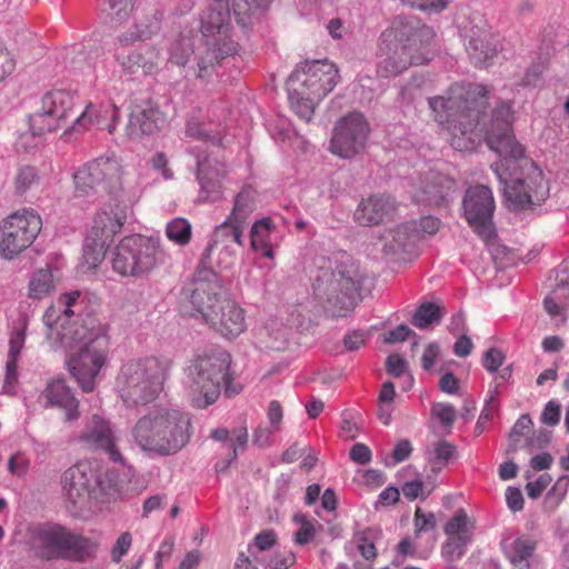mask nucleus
<instances>
[{
    "instance_id": "obj_1",
    "label": "nucleus",
    "mask_w": 569,
    "mask_h": 569,
    "mask_svg": "<svg viewBox=\"0 0 569 569\" xmlns=\"http://www.w3.org/2000/svg\"><path fill=\"white\" fill-rule=\"evenodd\" d=\"M87 299L78 290L61 293L44 311L47 340L54 350H69L68 369L84 392H91L107 362L108 326L86 313Z\"/></svg>"
},
{
    "instance_id": "obj_2",
    "label": "nucleus",
    "mask_w": 569,
    "mask_h": 569,
    "mask_svg": "<svg viewBox=\"0 0 569 569\" xmlns=\"http://www.w3.org/2000/svg\"><path fill=\"white\" fill-rule=\"evenodd\" d=\"M487 138L490 150L500 157L490 168L499 181L506 206L515 211L541 206L549 197V184L542 170L525 157L522 146L516 140L509 104L495 111Z\"/></svg>"
},
{
    "instance_id": "obj_3",
    "label": "nucleus",
    "mask_w": 569,
    "mask_h": 569,
    "mask_svg": "<svg viewBox=\"0 0 569 569\" xmlns=\"http://www.w3.org/2000/svg\"><path fill=\"white\" fill-rule=\"evenodd\" d=\"M273 0H212L200 18L204 39L203 49L196 51V67L188 73L196 78L209 77L214 66L240 50L239 41L258 11L266 10Z\"/></svg>"
},
{
    "instance_id": "obj_4",
    "label": "nucleus",
    "mask_w": 569,
    "mask_h": 569,
    "mask_svg": "<svg viewBox=\"0 0 569 569\" xmlns=\"http://www.w3.org/2000/svg\"><path fill=\"white\" fill-rule=\"evenodd\" d=\"M488 88L481 83H455L442 96H436L428 99V104L433 120L451 134V146L457 150L469 149L475 143L471 138L476 130L488 137L492 128L495 111L502 104L512 103L500 102L492 110L489 127L483 131L479 128L481 109L486 106ZM513 122V110H511V123ZM487 144L488 138H486Z\"/></svg>"
},
{
    "instance_id": "obj_5",
    "label": "nucleus",
    "mask_w": 569,
    "mask_h": 569,
    "mask_svg": "<svg viewBox=\"0 0 569 569\" xmlns=\"http://www.w3.org/2000/svg\"><path fill=\"white\" fill-rule=\"evenodd\" d=\"M436 33L413 18H396L382 31L377 52V74L393 78L410 66L428 63L435 56Z\"/></svg>"
},
{
    "instance_id": "obj_6",
    "label": "nucleus",
    "mask_w": 569,
    "mask_h": 569,
    "mask_svg": "<svg viewBox=\"0 0 569 569\" xmlns=\"http://www.w3.org/2000/svg\"><path fill=\"white\" fill-rule=\"evenodd\" d=\"M188 413L158 406L140 417L130 430L132 443L148 456H172L190 440Z\"/></svg>"
},
{
    "instance_id": "obj_7",
    "label": "nucleus",
    "mask_w": 569,
    "mask_h": 569,
    "mask_svg": "<svg viewBox=\"0 0 569 569\" xmlns=\"http://www.w3.org/2000/svg\"><path fill=\"white\" fill-rule=\"evenodd\" d=\"M358 263L347 252L323 260L312 283L316 302L333 317L353 310L361 286Z\"/></svg>"
},
{
    "instance_id": "obj_8",
    "label": "nucleus",
    "mask_w": 569,
    "mask_h": 569,
    "mask_svg": "<svg viewBox=\"0 0 569 569\" xmlns=\"http://www.w3.org/2000/svg\"><path fill=\"white\" fill-rule=\"evenodd\" d=\"M231 357L226 351L199 355L184 370L183 387L188 401L199 409L213 405L224 387V395L233 397L242 387L230 373Z\"/></svg>"
},
{
    "instance_id": "obj_9",
    "label": "nucleus",
    "mask_w": 569,
    "mask_h": 569,
    "mask_svg": "<svg viewBox=\"0 0 569 569\" xmlns=\"http://www.w3.org/2000/svg\"><path fill=\"white\" fill-rule=\"evenodd\" d=\"M338 69L328 59L306 61L298 66L287 82L288 98L296 114L310 121L315 107L338 83Z\"/></svg>"
},
{
    "instance_id": "obj_10",
    "label": "nucleus",
    "mask_w": 569,
    "mask_h": 569,
    "mask_svg": "<svg viewBox=\"0 0 569 569\" xmlns=\"http://www.w3.org/2000/svg\"><path fill=\"white\" fill-rule=\"evenodd\" d=\"M168 370V363L156 357L129 360L118 371L114 390L127 408L146 406L162 392Z\"/></svg>"
},
{
    "instance_id": "obj_11",
    "label": "nucleus",
    "mask_w": 569,
    "mask_h": 569,
    "mask_svg": "<svg viewBox=\"0 0 569 569\" xmlns=\"http://www.w3.org/2000/svg\"><path fill=\"white\" fill-rule=\"evenodd\" d=\"M30 545L37 556L46 560L87 561L98 549L96 540L53 523L32 527Z\"/></svg>"
},
{
    "instance_id": "obj_12",
    "label": "nucleus",
    "mask_w": 569,
    "mask_h": 569,
    "mask_svg": "<svg viewBox=\"0 0 569 569\" xmlns=\"http://www.w3.org/2000/svg\"><path fill=\"white\" fill-rule=\"evenodd\" d=\"M166 262L160 239L142 234L122 238L111 252L110 263L122 277L141 278Z\"/></svg>"
},
{
    "instance_id": "obj_13",
    "label": "nucleus",
    "mask_w": 569,
    "mask_h": 569,
    "mask_svg": "<svg viewBox=\"0 0 569 569\" xmlns=\"http://www.w3.org/2000/svg\"><path fill=\"white\" fill-rule=\"evenodd\" d=\"M78 102L76 92L67 89H53L42 94L28 118L31 134L41 137L62 128Z\"/></svg>"
},
{
    "instance_id": "obj_14",
    "label": "nucleus",
    "mask_w": 569,
    "mask_h": 569,
    "mask_svg": "<svg viewBox=\"0 0 569 569\" xmlns=\"http://www.w3.org/2000/svg\"><path fill=\"white\" fill-rule=\"evenodd\" d=\"M224 298L219 276L211 268L199 269L193 280L181 293V308L191 317H201L203 321Z\"/></svg>"
},
{
    "instance_id": "obj_15",
    "label": "nucleus",
    "mask_w": 569,
    "mask_h": 569,
    "mask_svg": "<svg viewBox=\"0 0 569 569\" xmlns=\"http://www.w3.org/2000/svg\"><path fill=\"white\" fill-rule=\"evenodd\" d=\"M41 228L42 220L33 209L23 208L8 216L0 223V256L13 259L34 241Z\"/></svg>"
},
{
    "instance_id": "obj_16",
    "label": "nucleus",
    "mask_w": 569,
    "mask_h": 569,
    "mask_svg": "<svg viewBox=\"0 0 569 569\" xmlns=\"http://www.w3.org/2000/svg\"><path fill=\"white\" fill-rule=\"evenodd\" d=\"M370 134L366 117L358 111L342 116L333 127L330 151L340 158L351 159L365 151Z\"/></svg>"
},
{
    "instance_id": "obj_17",
    "label": "nucleus",
    "mask_w": 569,
    "mask_h": 569,
    "mask_svg": "<svg viewBox=\"0 0 569 569\" xmlns=\"http://www.w3.org/2000/svg\"><path fill=\"white\" fill-rule=\"evenodd\" d=\"M122 173V166L118 157L113 152L107 153L86 163L74 173L76 191L80 196H84L99 186L107 190L117 188Z\"/></svg>"
},
{
    "instance_id": "obj_18",
    "label": "nucleus",
    "mask_w": 569,
    "mask_h": 569,
    "mask_svg": "<svg viewBox=\"0 0 569 569\" xmlns=\"http://www.w3.org/2000/svg\"><path fill=\"white\" fill-rule=\"evenodd\" d=\"M465 218L483 240H491L496 233L492 216L496 202L491 189L479 184L467 189L462 202Z\"/></svg>"
},
{
    "instance_id": "obj_19",
    "label": "nucleus",
    "mask_w": 569,
    "mask_h": 569,
    "mask_svg": "<svg viewBox=\"0 0 569 569\" xmlns=\"http://www.w3.org/2000/svg\"><path fill=\"white\" fill-rule=\"evenodd\" d=\"M77 440L87 449L103 451L116 463H124V459L118 449L116 426L109 418L100 413H93L84 420Z\"/></svg>"
},
{
    "instance_id": "obj_20",
    "label": "nucleus",
    "mask_w": 569,
    "mask_h": 569,
    "mask_svg": "<svg viewBox=\"0 0 569 569\" xmlns=\"http://www.w3.org/2000/svg\"><path fill=\"white\" fill-rule=\"evenodd\" d=\"M197 162L196 177L200 186L198 200L200 202H217L223 198L222 180L226 177V167L216 158L200 150L199 146L191 148Z\"/></svg>"
},
{
    "instance_id": "obj_21",
    "label": "nucleus",
    "mask_w": 569,
    "mask_h": 569,
    "mask_svg": "<svg viewBox=\"0 0 569 569\" xmlns=\"http://www.w3.org/2000/svg\"><path fill=\"white\" fill-rule=\"evenodd\" d=\"M60 482L64 500L78 509L89 500L96 480L87 463H78L62 473Z\"/></svg>"
},
{
    "instance_id": "obj_22",
    "label": "nucleus",
    "mask_w": 569,
    "mask_h": 569,
    "mask_svg": "<svg viewBox=\"0 0 569 569\" xmlns=\"http://www.w3.org/2000/svg\"><path fill=\"white\" fill-rule=\"evenodd\" d=\"M412 199L425 206H439L452 197L456 181L446 174L429 171L412 186Z\"/></svg>"
},
{
    "instance_id": "obj_23",
    "label": "nucleus",
    "mask_w": 569,
    "mask_h": 569,
    "mask_svg": "<svg viewBox=\"0 0 569 569\" xmlns=\"http://www.w3.org/2000/svg\"><path fill=\"white\" fill-rule=\"evenodd\" d=\"M204 321L221 336L233 339L246 330L243 309L234 301L223 298Z\"/></svg>"
},
{
    "instance_id": "obj_24",
    "label": "nucleus",
    "mask_w": 569,
    "mask_h": 569,
    "mask_svg": "<svg viewBox=\"0 0 569 569\" xmlns=\"http://www.w3.org/2000/svg\"><path fill=\"white\" fill-rule=\"evenodd\" d=\"M472 530L473 526L463 509L458 510L447 522L445 533L448 540L441 551L448 561L458 560L465 555L467 546L471 542Z\"/></svg>"
},
{
    "instance_id": "obj_25",
    "label": "nucleus",
    "mask_w": 569,
    "mask_h": 569,
    "mask_svg": "<svg viewBox=\"0 0 569 569\" xmlns=\"http://www.w3.org/2000/svg\"><path fill=\"white\" fill-rule=\"evenodd\" d=\"M396 201L388 194H372L362 199L355 210V220L362 226H375L393 217Z\"/></svg>"
},
{
    "instance_id": "obj_26",
    "label": "nucleus",
    "mask_w": 569,
    "mask_h": 569,
    "mask_svg": "<svg viewBox=\"0 0 569 569\" xmlns=\"http://www.w3.org/2000/svg\"><path fill=\"white\" fill-rule=\"evenodd\" d=\"M163 121L161 111L151 101H142L131 108L126 127L127 136L136 139L142 134H151L162 126Z\"/></svg>"
},
{
    "instance_id": "obj_27",
    "label": "nucleus",
    "mask_w": 569,
    "mask_h": 569,
    "mask_svg": "<svg viewBox=\"0 0 569 569\" xmlns=\"http://www.w3.org/2000/svg\"><path fill=\"white\" fill-rule=\"evenodd\" d=\"M43 407H58L66 411V420L73 421L79 418V401L71 389L61 378L51 379L39 396Z\"/></svg>"
},
{
    "instance_id": "obj_28",
    "label": "nucleus",
    "mask_w": 569,
    "mask_h": 569,
    "mask_svg": "<svg viewBox=\"0 0 569 569\" xmlns=\"http://www.w3.org/2000/svg\"><path fill=\"white\" fill-rule=\"evenodd\" d=\"M131 214V209L127 206H116L114 209L102 210L97 213L89 236L99 241L110 244L114 236L120 232L123 224Z\"/></svg>"
},
{
    "instance_id": "obj_29",
    "label": "nucleus",
    "mask_w": 569,
    "mask_h": 569,
    "mask_svg": "<svg viewBox=\"0 0 569 569\" xmlns=\"http://www.w3.org/2000/svg\"><path fill=\"white\" fill-rule=\"evenodd\" d=\"M499 50V40L493 36L490 29L483 26H476L469 36L467 52L477 67H486L487 63L497 54Z\"/></svg>"
},
{
    "instance_id": "obj_30",
    "label": "nucleus",
    "mask_w": 569,
    "mask_h": 569,
    "mask_svg": "<svg viewBox=\"0 0 569 569\" xmlns=\"http://www.w3.org/2000/svg\"><path fill=\"white\" fill-rule=\"evenodd\" d=\"M114 57L122 69L130 74H152L157 71L160 61L159 51L149 46H140L127 54L117 50Z\"/></svg>"
},
{
    "instance_id": "obj_31",
    "label": "nucleus",
    "mask_w": 569,
    "mask_h": 569,
    "mask_svg": "<svg viewBox=\"0 0 569 569\" xmlns=\"http://www.w3.org/2000/svg\"><path fill=\"white\" fill-rule=\"evenodd\" d=\"M277 536L273 530H263L248 545V555H240L234 569H259L274 553Z\"/></svg>"
},
{
    "instance_id": "obj_32",
    "label": "nucleus",
    "mask_w": 569,
    "mask_h": 569,
    "mask_svg": "<svg viewBox=\"0 0 569 569\" xmlns=\"http://www.w3.org/2000/svg\"><path fill=\"white\" fill-rule=\"evenodd\" d=\"M27 323L21 322L16 326L10 335L9 351L6 362V375L3 383V392L13 395L18 383V360L26 343Z\"/></svg>"
},
{
    "instance_id": "obj_33",
    "label": "nucleus",
    "mask_w": 569,
    "mask_h": 569,
    "mask_svg": "<svg viewBox=\"0 0 569 569\" xmlns=\"http://www.w3.org/2000/svg\"><path fill=\"white\" fill-rule=\"evenodd\" d=\"M246 228L247 227L242 224L229 222V219L226 218L223 222L214 228L211 239L202 254V262L209 264L212 263L211 256L214 253V249L218 243L243 246V234Z\"/></svg>"
},
{
    "instance_id": "obj_34",
    "label": "nucleus",
    "mask_w": 569,
    "mask_h": 569,
    "mask_svg": "<svg viewBox=\"0 0 569 569\" xmlns=\"http://www.w3.org/2000/svg\"><path fill=\"white\" fill-rule=\"evenodd\" d=\"M502 549L512 569H530V559L537 549V543L531 537L520 536L511 541L505 540Z\"/></svg>"
},
{
    "instance_id": "obj_35",
    "label": "nucleus",
    "mask_w": 569,
    "mask_h": 569,
    "mask_svg": "<svg viewBox=\"0 0 569 569\" xmlns=\"http://www.w3.org/2000/svg\"><path fill=\"white\" fill-rule=\"evenodd\" d=\"M415 223L405 222L398 224L393 229L388 230L382 236L383 250L386 253H397L407 251L417 241V232H415Z\"/></svg>"
},
{
    "instance_id": "obj_36",
    "label": "nucleus",
    "mask_w": 569,
    "mask_h": 569,
    "mask_svg": "<svg viewBox=\"0 0 569 569\" xmlns=\"http://www.w3.org/2000/svg\"><path fill=\"white\" fill-rule=\"evenodd\" d=\"M257 191L251 186H244L237 193L230 214L229 222H236L247 227L248 219L256 209Z\"/></svg>"
},
{
    "instance_id": "obj_37",
    "label": "nucleus",
    "mask_w": 569,
    "mask_h": 569,
    "mask_svg": "<svg viewBox=\"0 0 569 569\" xmlns=\"http://www.w3.org/2000/svg\"><path fill=\"white\" fill-rule=\"evenodd\" d=\"M273 224L270 218L256 221L250 230V244L254 251H261L262 256L273 259L274 251L271 242Z\"/></svg>"
},
{
    "instance_id": "obj_38",
    "label": "nucleus",
    "mask_w": 569,
    "mask_h": 569,
    "mask_svg": "<svg viewBox=\"0 0 569 569\" xmlns=\"http://www.w3.org/2000/svg\"><path fill=\"white\" fill-rule=\"evenodd\" d=\"M56 290V279L49 267L33 271L28 283V297L33 300H42Z\"/></svg>"
},
{
    "instance_id": "obj_39",
    "label": "nucleus",
    "mask_w": 569,
    "mask_h": 569,
    "mask_svg": "<svg viewBox=\"0 0 569 569\" xmlns=\"http://www.w3.org/2000/svg\"><path fill=\"white\" fill-rule=\"evenodd\" d=\"M425 455L432 470L439 471L455 457L456 446L446 440H438L427 447Z\"/></svg>"
},
{
    "instance_id": "obj_40",
    "label": "nucleus",
    "mask_w": 569,
    "mask_h": 569,
    "mask_svg": "<svg viewBox=\"0 0 569 569\" xmlns=\"http://www.w3.org/2000/svg\"><path fill=\"white\" fill-rule=\"evenodd\" d=\"M160 24L161 18L158 14H154L153 17L148 18L146 21L136 23L134 30H129L124 33H121L118 37V42L121 46H127L138 40L151 38L160 30Z\"/></svg>"
},
{
    "instance_id": "obj_41",
    "label": "nucleus",
    "mask_w": 569,
    "mask_h": 569,
    "mask_svg": "<svg viewBox=\"0 0 569 569\" xmlns=\"http://www.w3.org/2000/svg\"><path fill=\"white\" fill-rule=\"evenodd\" d=\"M164 233L173 244L184 247L191 241L192 226L186 218L176 217L168 221Z\"/></svg>"
},
{
    "instance_id": "obj_42",
    "label": "nucleus",
    "mask_w": 569,
    "mask_h": 569,
    "mask_svg": "<svg viewBox=\"0 0 569 569\" xmlns=\"http://www.w3.org/2000/svg\"><path fill=\"white\" fill-rule=\"evenodd\" d=\"M109 244L99 241L97 238L87 236L83 244V262L88 269L97 268L104 259L106 249Z\"/></svg>"
},
{
    "instance_id": "obj_43",
    "label": "nucleus",
    "mask_w": 569,
    "mask_h": 569,
    "mask_svg": "<svg viewBox=\"0 0 569 569\" xmlns=\"http://www.w3.org/2000/svg\"><path fill=\"white\" fill-rule=\"evenodd\" d=\"M40 177L34 167L24 166L19 168L14 176V193L19 197L24 196L39 184Z\"/></svg>"
},
{
    "instance_id": "obj_44",
    "label": "nucleus",
    "mask_w": 569,
    "mask_h": 569,
    "mask_svg": "<svg viewBox=\"0 0 569 569\" xmlns=\"http://www.w3.org/2000/svg\"><path fill=\"white\" fill-rule=\"evenodd\" d=\"M194 52L190 37H180L172 41L169 48V61L179 67H186L190 54Z\"/></svg>"
},
{
    "instance_id": "obj_45",
    "label": "nucleus",
    "mask_w": 569,
    "mask_h": 569,
    "mask_svg": "<svg viewBox=\"0 0 569 569\" xmlns=\"http://www.w3.org/2000/svg\"><path fill=\"white\" fill-rule=\"evenodd\" d=\"M441 317L442 312L439 306L432 302H425L413 313L412 323L419 329H425L439 322Z\"/></svg>"
},
{
    "instance_id": "obj_46",
    "label": "nucleus",
    "mask_w": 569,
    "mask_h": 569,
    "mask_svg": "<svg viewBox=\"0 0 569 569\" xmlns=\"http://www.w3.org/2000/svg\"><path fill=\"white\" fill-rule=\"evenodd\" d=\"M567 306H569V288H559L543 299L545 310L551 317L559 316Z\"/></svg>"
},
{
    "instance_id": "obj_47",
    "label": "nucleus",
    "mask_w": 569,
    "mask_h": 569,
    "mask_svg": "<svg viewBox=\"0 0 569 569\" xmlns=\"http://www.w3.org/2000/svg\"><path fill=\"white\" fill-rule=\"evenodd\" d=\"M108 1V16L113 23H121L127 20L132 11L136 0H107Z\"/></svg>"
},
{
    "instance_id": "obj_48",
    "label": "nucleus",
    "mask_w": 569,
    "mask_h": 569,
    "mask_svg": "<svg viewBox=\"0 0 569 569\" xmlns=\"http://www.w3.org/2000/svg\"><path fill=\"white\" fill-rule=\"evenodd\" d=\"M248 429L246 426H240L231 431L229 439V447L232 450V455L224 465V469L234 461L240 452H243L248 445Z\"/></svg>"
},
{
    "instance_id": "obj_49",
    "label": "nucleus",
    "mask_w": 569,
    "mask_h": 569,
    "mask_svg": "<svg viewBox=\"0 0 569 569\" xmlns=\"http://www.w3.org/2000/svg\"><path fill=\"white\" fill-rule=\"evenodd\" d=\"M415 223V232H417V239L420 240L425 236L436 234L441 227V221L432 216L421 217L419 220L410 221Z\"/></svg>"
},
{
    "instance_id": "obj_50",
    "label": "nucleus",
    "mask_w": 569,
    "mask_h": 569,
    "mask_svg": "<svg viewBox=\"0 0 569 569\" xmlns=\"http://www.w3.org/2000/svg\"><path fill=\"white\" fill-rule=\"evenodd\" d=\"M99 112L97 107L89 103L86 109L76 118L71 129L73 131H82L90 128L94 122H99Z\"/></svg>"
},
{
    "instance_id": "obj_51",
    "label": "nucleus",
    "mask_w": 569,
    "mask_h": 569,
    "mask_svg": "<svg viewBox=\"0 0 569 569\" xmlns=\"http://www.w3.org/2000/svg\"><path fill=\"white\" fill-rule=\"evenodd\" d=\"M431 413L445 427H451L457 418L456 408L447 402H436L431 408Z\"/></svg>"
},
{
    "instance_id": "obj_52",
    "label": "nucleus",
    "mask_w": 569,
    "mask_h": 569,
    "mask_svg": "<svg viewBox=\"0 0 569 569\" xmlns=\"http://www.w3.org/2000/svg\"><path fill=\"white\" fill-rule=\"evenodd\" d=\"M296 557L291 551L276 552L269 556L267 562L261 566L263 569H288L295 563Z\"/></svg>"
},
{
    "instance_id": "obj_53",
    "label": "nucleus",
    "mask_w": 569,
    "mask_h": 569,
    "mask_svg": "<svg viewBox=\"0 0 569 569\" xmlns=\"http://www.w3.org/2000/svg\"><path fill=\"white\" fill-rule=\"evenodd\" d=\"M30 460L23 452H16L8 460V471L13 477L22 478L27 475Z\"/></svg>"
},
{
    "instance_id": "obj_54",
    "label": "nucleus",
    "mask_w": 569,
    "mask_h": 569,
    "mask_svg": "<svg viewBox=\"0 0 569 569\" xmlns=\"http://www.w3.org/2000/svg\"><path fill=\"white\" fill-rule=\"evenodd\" d=\"M436 528V516L432 512H425L421 508H417L415 512V531L420 532L432 531Z\"/></svg>"
},
{
    "instance_id": "obj_55",
    "label": "nucleus",
    "mask_w": 569,
    "mask_h": 569,
    "mask_svg": "<svg viewBox=\"0 0 569 569\" xmlns=\"http://www.w3.org/2000/svg\"><path fill=\"white\" fill-rule=\"evenodd\" d=\"M375 533V530L367 529L361 533V536L358 539V550L360 551L361 556L367 560L375 559L377 556L376 547L372 541Z\"/></svg>"
},
{
    "instance_id": "obj_56",
    "label": "nucleus",
    "mask_w": 569,
    "mask_h": 569,
    "mask_svg": "<svg viewBox=\"0 0 569 569\" xmlns=\"http://www.w3.org/2000/svg\"><path fill=\"white\" fill-rule=\"evenodd\" d=\"M214 252L218 253V259L216 263L220 269H228L236 261L237 252L233 246H230L228 243H218L214 249Z\"/></svg>"
},
{
    "instance_id": "obj_57",
    "label": "nucleus",
    "mask_w": 569,
    "mask_h": 569,
    "mask_svg": "<svg viewBox=\"0 0 569 569\" xmlns=\"http://www.w3.org/2000/svg\"><path fill=\"white\" fill-rule=\"evenodd\" d=\"M295 520L301 523L300 529L295 533V541L298 545H306L310 542L316 535L315 526L310 521L306 520V517L302 515L295 516Z\"/></svg>"
},
{
    "instance_id": "obj_58",
    "label": "nucleus",
    "mask_w": 569,
    "mask_h": 569,
    "mask_svg": "<svg viewBox=\"0 0 569 569\" xmlns=\"http://www.w3.org/2000/svg\"><path fill=\"white\" fill-rule=\"evenodd\" d=\"M560 415H561V407L558 401L556 400H549L540 416L541 423L555 427L560 421Z\"/></svg>"
},
{
    "instance_id": "obj_59",
    "label": "nucleus",
    "mask_w": 569,
    "mask_h": 569,
    "mask_svg": "<svg viewBox=\"0 0 569 569\" xmlns=\"http://www.w3.org/2000/svg\"><path fill=\"white\" fill-rule=\"evenodd\" d=\"M412 8H417L422 11L439 13L445 10L448 6L446 0H400Z\"/></svg>"
},
{
    "instance_id": "obj_60",
    "label": "nucleus",
    "mask_w": 569,
    "mask_h": 569,
    "mask_svg": "<svg viewBox=\"0 0 569 569\" xmlns=\"http://www.w3.org/2000/svg\"><path fill=\"white\" fill-rule=\"evenodd\" d=\"M505 359L506 357L501 350L491 348L483 355L482 366L486 370L493 373L502 366Z\"/></svg>"
},
{
    "instance_id": "obj_61",
    "label": "nucleus",
    "mask_w": 569,
    "mask_h": 569,
    "mask_svg": "<svg viewBox=\"0 0 569 569\" xmlns=\"http://www.w3.org/2000/svg\"><path fill=\"white\" fill-rule=\"evenodd\" d=\"M132 543V537L129 532H122L116 540L112 550L111 558L114 562H119L121 558L128 552Z\"/></svg>"
},
{
    "instance_id": "obj_62",
    "label": "nucleus",
    "mask_w": 569,
    "mask_h": 569,
    "mask_svg": "<svg viewBox=\"0 0 569 569\" xmlns=\"http://www.w3.org/2000/svg\"><path fill=\"white\" fill-rule=\"evenodd\" d=\"M551 477L547 473L541 475L535 481H529L526 485V491L529 498L537 499L541 496L545 489L549 486Z\"/></svg>"
},
{
    "instance_id": "obj_63",
    "label": "nucleus",
    "mask_w": 569,
    "mask_h": 569,
    "mask_svg": "<svg viewBox=\"0 0 569 569\" xmlns=\"http://www.w3.org/2000/svg\"><path fill=\"white\" fill-rule=\"evenodd\" d=\"M16 67V61L11 52L0 43V82L6 79Z\"/></svg>"
},
{
    "instance_id": "obj_64",
    "label": "nucleus",
    "mask_w": 569,
    "mask_h": 569,
    "mask_svg": "<svg viewBox=\"0 0 569 569\" xmlns=\"http://www.w3.org/2000/svg\"><path fill=\"white\" fill-rule=\"evenodd\" d=\"M372 455L368 446L358 442L350 450V459L359 465H367L371 461Z\"/></svg>"
}]
</instances>
